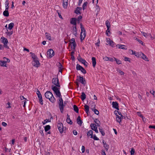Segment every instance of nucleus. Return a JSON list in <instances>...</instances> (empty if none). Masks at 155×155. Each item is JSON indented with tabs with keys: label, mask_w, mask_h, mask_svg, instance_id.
<instances>
[{
	"label": "nucleus",
	"mask_w": 155,
	"mask_h": 155,
	"mask_svg": "<svg viewBox=\"0 0 155 155\" xmlns=\"http://www.w3.org/2000/svg\"><path fill=\"white\" fill-rule=\"evenodd\" d=\"M77 122L79 125L81 126L83 123V122L81 119L80 116H78L77 118Z\"/></svg>",
	"instance_id": "a211bd4d"
},
{
	"label": "nucleus",
	"mask_w": 155,
	"mask_h": 155,
	"mask_svg": "<svg viewBox=\"0 0 155 155\" xmlns=\"http://www.w3.org/2000/svg\"><path fill=\"white\" fill-rule=\"evenodd\" d=\"M73 132L74 135H77L78 132L75 130H74Z\"/></svg>",
	"instance_id": "338daca9"
},
{
	"label": "nucleus",
	"mask_w": 155,
	"mask_h": 155,
	"mask_svg": "<svg viewBox=\"0 0 155 155\" xmlns=\"http://www.w3.org/2000/svg\"><path fill=\"white\" fill-rule=\"evenodd\" d=\"M82 16L81 15H80L78 16L77 19L78 21H79L82 19Z\"/></svg>",
	"instance_id": "680f3d73"
},
{
	"label": "nucleus",
	"mask_w": 155,
	"mask_h": 155,
	"mask_svg": "<svg viewBox=\"0 0 155 155\" xmlns=\"http://www.w3.org/2000/svg\"><path fill=\"white\" fill-rule=\"evenodd\" d=\"M134 38L135 40L138 41L142 45H144V44H143V42L141 40L135 37H134Z\"/></svg>",
	"instance_id": "c756f323"
},
{
	"label": "nucleus",
	"mask_w": 155,
	"mask_h": 155,
	"mask_svg": "<svg viewBox=\"0 0 155 155\" xmlns=\"http://www.w3.org/2000/svg\"><path fill=\"white\" fill-rule=\"evenodd\" d=\"M114 58L115 59V61H116V63L117 64H122L121 61L120 60L117 59L114 57Z\"/></svg>",
	"instance_id": "ea45409f"
},
{
	"label": "nucleus",
	"mask_w": 155,
	"mask_h": 155,
	"mask_svg": "<svg viewBox=\"0 0 155 155\" xmlns=\"http://www.w3.org/2000/svg\"><path fill=\"white\" fill-rule=\"evenodd\" d=\"M3 15L5 17H8L9 16V13L8 10H5L3 12Z\"/></svg>",
	"instance_id": "72a5a7b5"
},
{
	"label": "nucleus",
	"mask_w": 155,
	"mask_h": 155,
	"mask_svg": "<svg viewBox=\"0 0 155 155\" xmlns=\"http://www.w3.org/2000/svg\"><path fill=\"white\" fill-rule=\"evenodd\" d=\"M6 33L7 35H9V36H11L13 34V31H11L10 32H6Z\"/></svg>",
	"instance_id": "864d4df0"
},
{
	"label": "nucleus",
	"mask_w": 155,
	"mask_h": 155,
	"mask_svg": "<svg viewBox=\"0 0 155 155\" xmlns=\"http://www.w3.org/2000/svg\"><path fill=\"white\" fill-rule=\"evenodd\" d=\"M137 113L138 116H140V117L142 118L143 119V116L141 114V112H138Z\"/></svg>",
	"instance_id": "8fccbe9b"
},
{
	"label": "nucleus",
	"mask_w": 155,
	"mask_h": 155,
	"mask_svg": "<svg viewBox=\"0 0 155 155\" xmlns=\"http://www.w3.org/2000/svg\"><path fill=\"white\" fill-rule=\"evenodd\" d=\"M51 118L50 119H45L44 121L42 122V124L43 125H45L46 123H47V122H51V119H53V117L51 116Z\"/></svg>",
	"instance_id": "393cba45"
},
{
	"label": "nucleus",
	"mask_w": 155,
	"mask_h": 155,
	"mask_svg": "<svg viewBox=\"0 0 155 155\" xmlns=\"http://www.w3.org/2000/svg\"><path fill=\"white\" fill-rule=\"evenodd\" d=\"M1 40L2 41V42L3 43L4 47L7 49H9V47L7 45L8 43V39L4 37H2L1 38Z\"/></svg>",
	"instance_id": "7ed1b4c3"
},
{
	"label": "nucleus",
	"mask_w": 155,
	"mask_h": 155,
	"mask_svg": "<svg viewBox=\"0 0 155 155\" xmlns=\"http://www.w3.org/2000/svg\"><path fill=\"white\" fill-rule=\"evenodd\" d=\"M96 120L98 121V119H96L94 120V122L95 123H96V127H100V122L99 120H98V123H97L96 122Z\"/></svg>",
	"instance_id": "a19ab883"
},
{
	"label": "nucleus",
	"mask_w": 155,
	"mask_h": 155,
	"mask_svg": "<svg viewBox=\"0 0 155 155\" xmlns=\"http://www.w3.org/2000/svg\"><path fill=\"white\" fill-rule=\"evenodd\" d=\"M87 4L88 3L87 2H86L84 3L82 6V8L83 10H84L86 8L85 7L87 6Z\"/></svg>",
	"instance_id": "79ce46f5"
},
{
	"label": "nucleus",
	"mask_w": 155,
	"mask_h": 155,
	"mask_svg": "<svg viewBox=\"0 0 155 155\" xmlns=\"http://www.w3.org/2000/svg\"><path fill=\"white\" fill-rule=\"evenodd\" d=\"M87 135L88 137L91 136L90 137L91 138H93V131L91 130H89L87 133Z\"/></svg>",
	"instance_id": "a878e982"
},
{
	"label": "nucleus",
	"mask_w": 155,
	"mask_h": 155,
	"mask_svg": "<svg viewBox=\"0 0 155 155\" xmlns=\"http://www.w3.org/2000/svg\"><path fill=\"white\" fill-rule=\"evenodd\" d=\"M36 140V142H38V144L40 145L41 144V143H40V139L38 138H36L35 139V141Z\"/></svg>",
	"instance_id": "6e6d98bb"
},
{
	"label": "nucleus",
	"mask_w": 155,
	"mask_h": 155,
	"mask_svg": "<svg viewBox=\"0 0 155 155\" xmlns=\"http://www.w3.org/2000/svg\"><path fill=\"white\" fill-rule=\"evenodd\" d=\"M141 33L143 35L144 37H146V36L147 35L146 33L144 32L143 31H141Z\"/></svg>",
	"instance_id": "774afa93"
},
{
	"label": "nucleus",
	"mask_w": 155,
	"mask_h": 155,
	"mask_svg": "<svg viewBox=\"0 0 155 155\" xmlns=\"http://www.w3.org/2000/svg\"><path fill=\"white\" fill-rule=\"evenodd\" d=\"M80 28L81 30V32L80 35V39H81V41H82L84 38V37H83V38H82V34L83 32H86V31L84 28V27H83L82 24V23H80Z\"/></svg>",
	"instance_id": "0eeeda50"
},
{
	"label": "nucleus",
	"mask_w": 155,
	"mask_h": 155,
	"mask_svg": "<svg viewBox=\"0 0 155 155\" xmlns=\"http://www.w3.org/2000/svg\"><path fill=\"white\" fill-rule=\"evenodd\" d=\"M84 110L85 111L86 113L88 114L89 112V106L87 105H85L84 106Z\"/></svg>",
	"instance_id": "b1692460"
},
{
	"label": "nucleus",
	"mask_w": 155,
	"mask_h": 155,
	"mask_svg": "<svg viewBox=\"0 0 155 155\" xmlns=\"http://www.w3.org/2000/svg\"><path fill=\"white\" fill-rule=\"evenodd\" d=\"M76 68L78 71L80 70L82 73L84 74H85L86 73V71L84 68L79 64H77Z\"/></svg>",
	"instance_id": "6e6552de"
},
{
	"label": "nucleus",
	"mask_w": 155,
	"mask_h": 155,
	"mask_svg": "<svg viewBox=\"0 0 155 155\" xmlns=\"http://www.w3.org/2000/svg\"><path fill=\"white\" fill-rule=\"evenodd\" d=\"M108 44L112 47H114L115 45H116V44L112 41H110L108 43Z\"/></svg>",
	"instance_id": "e433bc0d"
},
{
	"label": "nucleus",
	"mask_w": 155,
	"mask_h": 155,
	"mask_svg": "<svg viewBox=\"0 0 155 155\" xmlns=\"http://www.w3.org/2000/svg\"><path fill=\"white\" fill-rule=\"evenodd\" d=\"M47 58H51L54 55V52L53 49H50L47 51Z\"/></svg>",
	"instance_id": "20e7f679"
},
{
	"label": "nucleus",
	"mask_w": 155,
	"mask_h": 155,
	"mask_svg": "<svg viewBox=\"0 0 155 155\" xmlns=\"http://www.w3.org/2000/svg\"><path fill=\"white\" fill-rule=\"evenodd\" d=\"M106 25L107 28H110V25L109 21L107 20L106 22Z\"/></svg>",
	"instance_id": "37998d69"
},
{
	"label": "nucleus",
	"mask_w": 155,
	"mask_h": 155,
	"mask_svg": "<svg viewBox=\"0 0 155 155\" xmlns=\"http://www.w3.org/2000/svg\"><path fill=\"white\" fill-rule=\"evenodd\" d=\"M77 78H78L76 79V81H79L84 85H85L86 84V81L84 78H83V77H81L80 76H77Z\"/></svg>",
	"instance_id": "423d86ee"
},
{
	"label": "nucleus",
	"mask_w": 155,
	"mask_h": 155,
	"mask_svg": "<svg viewBox=\"0 0 155 155\" xmlns=\"http://www.w3.org/2000/svg\"><path fill=\"white\" fill-rule=\"evenodd\" d=\"M71 41L69 43V45H70L71 44H72V43L75 42V39L74 38H72L71 40Z\"/></svg>",
	"instance_id": "3c124183"
},
{
	"label": "nucleus",
	"mask_w": 155,
	"mask_h": 155,
	"mask_svg": "<svg viewBox=\"0 0 155 155\" xmlns=\"http://www.w3.org/2000/svg\"><path fill=\"white\" fill-rule=\"evenodd\" d=\"M38 98L39 100V102L40 103L41 105H43V99H42V95H38Z\"/></svg>",
	"instance_id": "cd10ccee"
},
{
	"label": "nucleus",
	"mask_w": 155,
	"mask_h": 155,
	"mask_svg": "<svg viewBox=\"0 0 155 155\" xmlns=\"http://www.w3.org/2000/svg\"><path fill=\"white\" fill-rule=\"evenodd\" d=\"M86 96V95L84 93L82 92L81 93V98L82 101L84 100L85 99Z\"/></svg>",
	"instance_id": "c85d7f7f"
},
{
	"label": "nucleus",
	"mask_w": 155,
	"mask_h": 155,
	"mask_svg": "<svg viewBox=\"0 0 155 155\" xmlns=\"http://www.w3.org/2000/svg\"><path fill=\"white\" fill-rule=\"evenodd\" d=\"M3 59L5 61V62H6V63L8 62L9 63L10 62V60L9 59L5 57H4L3 58Z\"/></svg>",
	"instance_id": "09e8293b"
},
{
	"label": "nucleus",
	"mask_w": 155,
	"mask_h": 155,
	"mask_svg": "<svg viewBox=\"0 0 155 155\" xmlns=\"http://www.w3.org/2000/svg\"><path fill=\"white\" fill-rule=\"evenodd\" d=\"M112 107L117 110H119L118 104L117 102H113L112 103Z\"/></svg>",
	"instance_id": "f8f14e48"
},
{
	"label": "nucleus",
	"mask_w": 155,
	"mask_h": 155,
	"mask_svg": "<svg viewBox=\"0 0 155 155\" xmlns=\"http://www.w3.org/2000/svg\"><path fill=\"white\" fill-rule=\"evenodd\" d=\"M32 64L33 66L36 68L38 67L40 65V64L38 59L32 61Z\"/></svg>",
	"instance_id": "1a4fd4ad"
},
{
	"label": "nucleus",
	"mask_w": 155,
	"mask_h": 155,
	"mask_svg": "<svg viewBox=\"0 0 155 155\" xmlns=\"http://www.w3.org/2000/svg\"><path fill=\"white\" fill-rule=\"evenodd\" d=\"M45 97L48 99L52 103L55 102L56 100L53 94L49 91H47L45 94Z\"/></svg>",
	"instance_id": "f03ea898"
},
{
	"label": "nucleus",
	"mask_w": 155,
	"mask_h": 155,
	"mask_svg": "<svg viewBox=\"0 0 155 155\" xmlns=\"http://www.w3.org/2000/svg\"><path fill=\"white\" fill-rule=\"evenodd\" d=\"M30 54H31V55L32 56V58L33 59V60H37L38 59L37 56L36 55H35V54L34 53L31 52L30 53Z\"/></svg>",
	"instance_id": "5701e85b"
},
{
	"label": "nucleus",
	"mask_w": 155,
	"mask_h": 155,
	"mask_svg": "<svg viewBox=\"0 0 155 155\" xmlns=\"http://www.w3.org/2000/svg\"><path fill=\"white\" fill-rule=\"evenodd\" d=\"M57 66L59 67H63V66L62 65V64L59 62H58V63L57 64Z\"/></svg>",
	"instance_id": "4d7b16f0"
},
{
	"label": "nucleus",
	"mask_w": 155,
	"mask_h": 155,
	"mask_svg": "<svg viewBox=\"0 0 155 155\" xmlns=\"http://www.w3.org/2000/svg\"><path fill=\"white\" fill-rule=\"evenodd\" d=\"M74 110L77 113L79 112V109L78 107L75 105H74L73 106Z\"/></svg>",
	"instance_id": "f704fd0d"
},
{
	"label": "nucleus",
	"mask_w": 155,
	"mask_h": 155,
	"mask_svg": "<svg viewBox=\"0 0 155 155\" xmlns=\"http://www.w3.org/2000/svg\"><path fill=\"white\" fill-rule=\"evenodd\" d=\"M140 58H142L143 59L146 61H148V58L147 56L142 52H140Z\"/></svg>",
	"instance_id": "4468645a"
},
{
	"label": "nucleus",
	"mask_w": 155,
	"mask_h": 155,
	"mask_svg": "<svg viewBox=\"0 0 155 155\" xmlns=\"http://www.w3.org/2000/svg\"><path fill=\"white\" fill-rule=\"evenodd\" d=\"M67 118L66 119V122L68 124L71 125L72 124L73 122L72 121L70 120V116L68 114H67Z\"/></svg>",
	"instance_id": "6ab92c4d"
},
{
	"label": "nucleus",
	"mask_w": 155,
	"mask_h": 155,
	"mask_svg": "<svg viewBox=\"0 0 155 155\" xmlns=\"http://www.w3.org/2000/svg\"><path fill=\"white\" fill-rule=\"evenodd\" d=\"M131 52H132V53H131L132 54H134L137 57L140 58V53L136 52L135 51H134L133 50L130 49L129 50V53H131Z\"/></svg>",
	"instance_id": "ddd939ff"
},
{
	"label": "nucleus",
	"mask_w": 155,
	"mask_h": 155,
	"mask_svg": "<svg viewBox=\"0 0 155 155\" xmlns=\"http://www.w3.org/2000/svg\"><path fill=\"white\" fill-rule=\"evenodd\" d=\"M90 127H91V129L94 130L96 133H98L97 127H96V124H91L90 125Z\"/></svg>",
	"instance_id": "9b49d317"
},
{
	"label": "nucleus",
	"mask_w": 155,
	"mask_h": 155,
	"mask_svg": "<svg viewBox=\"0 0 155 155\" xmlns=\"http://www.w3.org/2000/svg\"><path fill=\"white\" fill-rule=\"evenodd\" d=\"M72 44H73V49L74 50L75 49V48H76V46H77V45H76V42H74V43H72Z\"/></svg>",
	"instance_id": "13d9d810"
},
{
	"label": "nucleus",
	"mask_w": 155,
	"mask_h": 155,
	"mask_svg": "<svg viewBox=\"0 0 155 155\" xmlns=\"http://www.w3.org/2000/svg\"><path fill=\"white\" fill-rule=\"evenodd\" d=\"M59 88H58L52 85L51 86V89L55 94L57 97H59V99L58 101V107L60 110L61 113H63L64 110V107L65 106L63 104V101L61 95L60 91Z\"/></svg>",
	"instance_id": "f257e3e1"
},
{
	"label": "nucleus",
	"mask_w": 155,
	"mask_h": 155,
	"mask_svg": "<svg viewBox=\"0 0 155 155\" xmlns=\"http://www.w3.org/2000/svg\"><path fill=\"white\" fill-rule=\"evenodd\" d=\"M81 150L82 153H84L85 151V147L84 146H82Z\"/></svg>",
	"instance_id": "bf43d9fd"
},
{
	"label": "nucleus",
	"mask_w": 155,
	"mask_h": 155,
	"mask_svg": "<svg viewBox=\"0 0 155 155\" xmlns=\"http://www.w3.org/2000/svg\"><path fill=\"white\" fill-rule=\"evenodd\" d=\"M79 61L80 62H81L83 64H84V65L86 66V67H87V65L86 64V63H87V62L84 59L82 58V59H81L80 60H79Z\"/></svg>",
	"instance_id": "473e14b6"
},
{
	"label": "nucleus",
	"mask_w": 155,
	"mask_h": 155,
	"mask_svg": "<svg viewBox=\"0 0 155 155\" xmlns=\"http://www.w3.org/2000/svg\"><path fill=\"white\" fill-rule=\"evenodd\" d=\"M103 144L105 148V149L106 150H107L109 148V146L107 144L106 142L104 140H103Z\"/></svg>",
	"instance_id": "4be33fe9"
},
{
	"label": "nucleus",
	"mask_w": 155,
	"mask_h": 155,
	"mask_svg": "<svg viewBox=\"0 0 155 155\" xmlns=\"http://www.w3.org/2000/svg\"><path fill=\"white\" fill-rule=\"evenodd\" d=\"M72 31L74 33V32H75L76 31H77V28L76 26H73V28L72 29Z\"/></svg>",
	"instance_id": "5fc2aeb1"
},
{
	"label": "nucleus",
	"mask_w": 155,
	"mask_h": 155,
	"mask_svg": "<svg viewBox=\"0 0 155 155\" xmlns=\"http://www.w3.org/2000/svg\"><path fill=\"white\" fill-rule=\"evenodd\" d=\"M109 61L111 62H113V61H115V59H114V58L109 57Z\"/></svg>",
	"instance_id": "052dcab7"
},
{
	"label": "nucleus",
	"mask_w": 155,
	"mask_h": 155,
	"mask_svg": "<svg viewBox=\"0 0 155 155\" xmlns=\"http://www.w3.org/2000/svg\"><path fill=\"white\" fill-rule=\"evenodd\" d=\"M51 129V126L49 125H47L45 127V132H47Z\"/></svg>",
	"instance_id": "4c0bfd02"
},
{
	"label": "nucleus",
	"mask_w": 155,
	"mask_h": 155,
	"mask_svg": "<svg viewBox=\"0 0 155 155\" xmlns=\"http://www.w3.org/2000/svg\"><path fill=\"white\" fill-rule=\"evenodd\" d=\"M118 72H119V73H120V74L121 75H124V72L121 71L120 70H118Z\"/></svg>",
	"instance_id": "0e129e2a"
},
{
	"label": "nucleus",
	"mask_w": 155,
	"mask_h": 155,
	"mask_svg": "<svg viewBox=\"0 0 155 155\" xmlns=\"http://www.w3.org/2000/svg\"><path fill=\"white\" fill-rule=\"evenodd\" d=\"M92 66L94 68L96 64V58L94 57H92Z\"/></svg>",
	"instance_id": "412c9836"
},
{
	"label": "nucleus",
	"mask_w": 155,
	"mask_h": 155,
	"mask_svg": "<svg viewBox=\"0 0 155 155\" xmlns=\"http://www.w3.org/2000/svg\"><path fill=\"white\" fill-rule=\"evenodd\" d=\"M52 83L55 85L54 86L58 88H59L58 87H60V84L59 82L58 78H53L52 79Z\"/></svg>",
	"instance_id": "39448f33"
},
{
	"label": "nucleus",
	"mask_w": 155,
	"mask_h": 155,
	"mask_svg": "<svg viewBox=\"0 0 155 155\" xmlns=\"http://www.w3.org/2000/svg\"><path fill=\"white\" fill-rule=\"evenodd\" d=\"M5 6H8V5H9L8 0H6V1L5 2Z\"/></svg>",
	"instance_id": "69168bd1"
},
{
	"label": "nucleus",
	"mask_w": 155,
	"mask_h": 155,
	"mask_svg": "<svg viewBox=\"0 0 155 155\" xmlns=\"http://www.w3.org/2000/svg\"><path fill=\"white\" fill-rule=\"evenodd\" d=\"M124 60L125 61H127L130 62V58L127 57L124 58Z\"/></svg>",
	"instance_id": "603ef678"
},
{
	"label": "nucleus",
	"mask_w": 155,
	"mask_h": 155,
	"mask_svg": "<svg viewBox=\"0 0 155 155\" xmlns=\"http://www.w3.org/2000/svg\"><path fill=\"white\" fill-rule=\"evenodd\" d=\"M93 138L94 140H99V138L97 137L95 134L93 135V138Z\"/></svg>",
	"instance_id": "de8ad7c7"
},
{
	"label": "nucleus",
	"mask_w": 155,
	"mask_h": 155,
	"mask_svg": "<svg viewBox=\"0 0 155 155\" xmlns=\"http://www.w3.org/2000/svg\"><path fill=\"white\" fill-rule=\"evenodd\" d=\"M57 12L58 14L59 17L61 18H63L62 16L61 15V11L60 10H58L57 11Z\"/></svg>",
	"instance_id": "49530a36"
},
{
	"label": "nucleus",
	"mask_w": 155,
	"mask_h": 155,
	"mask_svg": "<svg viewBox=\"0 0 155 155\" xmlns=\"http://www.w3.org/2000/svg\"><path fill=\"white\" fill-rule=\"evenodd\" d=\"M74 13H75L77 14H81V12H80V11L79 10H78V9H77V8H76V10L74 11Z\"/></svg>",
	"instance_id": "c03bdc74"
},
{
	"label": "nucleus",
	"mask_w": 155,
	"mask_h": 155,
	"mask_svg": "<svg viewBox=\"0 0 155 155\" xmlns=\"http://www.w3.org/2000/svg\"><path fill=\"white\" fill-rule=\"evenodd\" d=\"M14 25V24L13 23H11L9 24L8 27V29L11 30L13 28Z\"/></svg>",
	"instance_id": "2f4dec72"
},
{
	"label": "nucleus",
	"mask_w": 155,
	"mask_h": 155,
	"mask_svg": "<svg viewBox=\"0 0 155 155\" xmlns=\"http://www.w3.org/2000/svg\"><path fill=\"white\" fill-rule=\"evenodd\" d=\"M77 19L75 18H73L71 19L70 23L73 25L76 26Z\"/></svg>",
	"instance_id": "2eb2a0df"
},
{
	"label": "nucleus",
	"mask_w": 155,
	"mask_h": 155,
	"mask_svg": "<svg viewBox=\"0 0 155 155\" xmlns=\"http://www.w3.org/2000/svg\"><path fill=\"white\" fill-rule=\"evenodd\" d=\"M45 36L46 38L50 41H51V35L50 34L46 32L45 33Z\"/></svg>",
	"instance_id": "bb28decb"
},
{
	"label": "nucleus",
	"mask_w": 155,
	"mask_h": 155,
	"mask_svg": "<svg viewBox=\"0 0 155 155\" xmlns=\"http://www.w3.org/2000/svg\"><path fill=\"white\" fill-rule=\"evenodd\" d=\"M36 94H37V95L38 96V95H41V94L40 93V91L38 90V89L37 91H36Z\"/></svg>",
	"instance_id": "e2e57ef3"
},
{
	"label": "nucleus",
	"mask_w": 155,
	"mask_h": 155,
	"mask_svg": "<svg viewBox=\"0 0 155 155\" xmlns=\"http://www.w3.org/2000/svg\"><path fill=\"white\" fill-rule=\"evenodd\" d=\"M68 0H63V6L64 8H66L68 5Z\"/></svg>",
	"instance_id": "f3484780"
},
{
	"label": "nucleus",
	"mask_w": 155,
	"mask_h": 155,
	"mask_svg": "<svg viewBox=\"0 0 155 155\" xmlns=\"http://www.w3.org/2000/svg\"><path fill=\"white\" fill-rule=\"evenodd\" d=\"M116 46L119 49L125 50L127 49V48H125L126 46L124 45L117 44L116 45Z\"/></svg>",
	"instance_id": "dca6fc26"
},
{
	"label": "nucleus",
	"mask_w": 155,
	"mask_h": 155,
	"mask_svg": "<svg viewBox=\"0 0 155 155\" xmlns=\"http://www.w3.org/2000/svg\"><path fill=\"white\" fill-rule=\"evenodd\" d=\"M0 65L2 67H6V63L5 61H0Z\"/></svg>",
	"instance_id": "7c9ffc66"
},
{
	"label": "nucleus",
	"mask_w": 155,
	"mask_h": 155,
	"mask_svg": "<svg viewBox=\"0 0 155 155\" xmlns=\"http://www.w3.org/2000/svg\"><path fill=\"white\" fill-rule=\"evenodd\" d=\"M96 105L94 104V107L93 108H91L92 110L94 111V113L97 115H98L99 114V112L98 110L95 109Z\"/></svg>",
	"instance_id": "aec40b11"
},
{
	"label": "nucleus",
	"mask_w": 155,
	"mask_h": 155,
	"mask_svg": "<svg viewBox=\"0 0 155 155\" xmlns=\"http://www.w3.org/2000/svg\"><path fill=\"white\" fill-rule=\"evenodd\" d=\"M99 130L102 136H104L105 133L104 129L103 128H99Z\"/></svg>",
	"instance_id": "58836bf2"
},
{
	"label": "nucleus",
	"mask_w": 155,
	"mask_h": 155,
	"mask_svg": "<svg viewBox=\"0 0 155 155\" xmlns=\"http://www.w3.org/2000/svg\"><path fill=\"white\" fill-rule=\"evenodd\" d=\"M135 152V150L133 148H132L131 149V150L130 151V155H134Z\"/></svg>",
	"instance_id": "a18cd8bd"
},
{
	"label": "nucleus",
	"mask_w": 155,
	"mask_h": 155,
	"mask_svg": "<svg viewBox=\"0 0 155 155\" xmlns=\"http://www.w3.org/2000/svg\"><path fill=\"white\" fill-rule=\"evenodd\" d=\"M116 120L117 122L120 123L121 122V117L118 115L116 116Z\"/></svg>",
	"instance_id": "c9c22d12"
},
{
	"label": "nucleus",
	"mask_w": 155,
	"mask_h": 155,
	"mask_svg": "<svg viewBox=\"0 0 155 155\" xmlns=\"http://www.w3.org/2000/svg\"><path fill=\"white\" fill-rule=\"evenodd\" d=\"M57 127L58 130L60 133L62 134L63 132V125L62 123H58Z\"/></svg>",
	"instance_id": "9d476101"
}]
</instances>
